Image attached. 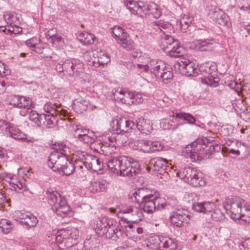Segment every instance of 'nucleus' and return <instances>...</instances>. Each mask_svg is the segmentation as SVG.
Here are the masks:
<instances>
[{
    "label": "nucleus",
    "mask_w": 250,
    "mask_h": 250,
    "mask_svg": "<svg viewBox=\"0 0 250 250\" xmlns=\"http://www.w3.org/2000/svg\"><path fill=\"white\" fill-rule=\"evenodd\" d=\"M149 165L153 166V169L157 171L159 174L163 175L167 173L170 168L167 161L162 157H155L152 159L149 162Z\"/></svg>",
    "instance_id": "obj_17"
},
{
    "label": "nucleus",
    "mask_w": 250,
    "mask_h": 250,
    "mask_svg": "<svg viewBox=\"0 0 250 250\" xmlns=\"http://www.w3.org/2000/svg\"><path fill=\"white\" fill-rule=\"evenodd\" d=\"M242 90L250 97V83H245L242 86Z\"/></svg>",
    "instance_id": "obj_64"
},
{
    "label": "nucleus",
    "mask_w": 250,
    "mask_h": 250,
    "mask_svg": "<svg viewBox=\"0 0 250 250\" xmlns=\"http://www.w3.org/2000/svg\"><path fill=\"white\" fill-rule=\"evenodd\" d=\"M90 130L88 129L83 128V127H79L76 129L75 131V136L76 138L78 139H80L82 138L84 135H86Z\"/></svg>",
    "instance_id": "obj_55"
},
{
    "label": "nucleus",
    "mask_w": 250,
    "mask_h": 250,
    "mask_svg": "<svg viewBox=\"0 0 250 250\" xmlns=\"http://www.w3.org/2000/svg\"><path fill=\"white\" fill-rule=\"evenodd\" d=\"M134 136L137 137L140 133L146 135L151 133L152 126L150 121L144 118H139L136 123H134Z\"/></svg>",
    "instance_id": "obj_16"
},
{
    "label": "nucleus",
    "mask_w": 250,
    "mask_h": 250,
    "mask_svg": "<svg viewBox=\"0 0 250 250\" xmlns=\"http://www.w3.org/2000/svg\"><path fill=\"white\" fill-rule=\"evenodd\" d=\"M112 33L113 37L117 41L127 37V33L120 26H115L112 28Z\"/></svg>",
    "instance_id": "obj_40"
},
{
    "label": "nucleus",
    "mask_w": 250,
    "mask_h": 250,
    "mask_svg": "<svg viewBox=\"0 0 250 250\" xmlns=\"http://www.w3.org/2000/svg\"><path fill=\"white\" fill-rule=\"evenodd\" d=\"M176 71L182 75L187 77H194L198 75V69L192 62L185 59L177 61L174 65Z\"/></svg>",
    "instance_id": "obj_10"
},
{
    "label": "nucleus",
    "mask_w": 250,
    "mask_h": 250,
    "mask_svg": "<svg viewBox=\"0 0 250 250\" xmlns=\"http://www.w3.org/2000/svg\"><path fill=\"white\" fill-rule=\"evenodd\" d=\"M96 137L92 131H89V133L79 139V140L83 143L87 144H92L95 142Z\"/></svg>",
    "instance_id": "obj_50"
},
{
    "label": "nucleus",
    "mask_w": 250,
    "mask_h": 250,
    "mask_svg": "<svg viewBox=\"0 0 250 250\" xmlns=\"http://www.w3.org/2000/svg\"><path fill=\"white\" fill-rule=\"evenodd\" d=\"M123 232L121 229H119L115 226L113 224L111 225L108 229V232L105 233V237L109 239H113L116 241L122 235Z\"/></svg>",
    "instance_id": "obj_35"
},
{
    "label": "nucleus",
    "mask_w": 250,
    "mask_h": 250,
    "mask_svg": "<svg viewBox=\"0 0 250 250\" xmlns=\"http://www.w3.org/2000/svg\"><path fill=\"white\" fill-rule=\"evenodd\" d=\"M164 49H167L169 55L172 57H177L183 55L184 50L183 47L180 45L178 40L168 35H166L162 41Z\"/></svg>",
    "instance_id": "obj_8"
},
{
    "label": "nucleus",
    "mask_w": 250,
    "mask_h": 250,
    "mask_svg": "<svg viewBox=\"0 0 250 250\" xmlns=\"http://www.w3.org/2000/svg\"><path fill=\"white\" fill-rule=\"evenodd\" d=\"M205 148L197 143L193 142L186 149V157L190 158L192 162H196L204 159Z\"/></svg>",
    "instance_id": "obj_14"
},
{
    "label": "nucleus",
    "mask_w": 250,
    "mask_h": 250,
    "mask_svg": "<svg viewBox=\"0 0 250 250\" xmlns=\"http://www.w3.org/2000/svg\"><path fill=\"white\" fill-rule=\"evenodd\" d=\"M58 120L57 114H44V119L42 125L48 128H52L57 125Z\"/></svg>",
    "instance_id": "obj_36"
},
{
    "label": "nucleus",
    "mask_w": 250,
    "mask_h": 250,
    "mask_svg": "<svg viewBox=\"0 0 250 250\" xmlns=\"http://www.w3.org/2000/svg\"><path fill=\"white\" fill-rule=\"evenodd\" d=\"M151 27L158 33L162 32V29L160 27V23L158 21H154L151 23Z\"/></svg>",
    "instance_id": "obj_63"
},
{
    "label": "nucleus",
    "mask_w": 250,
    "mask_h": 250,
    "mask_svg": "<svg viewBox=\"0 0 250 250\" xmlns=\"http://www.w3.org/2000/svg\"><path fill=\"white\" fill-rule=\"evenodd\" d=\"M208 75L204 78H202V82L203 83L215 87L220 81L219 78L217 76V67L215 64L210 65L208 67Z\"/></svg>",
    "instance_id": "obj_18"
},
{
    "label": "nucleus",
    "mask_w": 250,
    "mask_h": 250,
    "mask_svg": "<svg viewBox=\"0 0 250 250\" xmlns=\"http://www.w3.org/2000/svg\"><path fill=\"white\" fill-rule=\"evenodd\" d=\"M142 12L146 15H151L155 19L159 18L162 14L158 6L152 2L145 4Z\"/></svg>",
    "instance_id": "obj_24"
},
{
    "label": "nucleus",
    "mask_w": 250,
    "mask_h": 250,
    "mask_svg": "<svg viewBox=\"0 0 250 250\" xmlns=\"http://www.w3.org/2000/svg\"><path fill=\"white\" fill-rule=\"evenodd\" d=\"M134 122L122 117H117L111 123L113 131L119 133H130L133 134Z\"/></svg>",
    "instance_id": "obj_9"
},
{
    "label": "nucleus",
    "mask_w": 250,
    "mask_h": 250,
    "mask_svg": "<svg viewBox=\"0 0 250 250\" xmlns=\"http://www.w3.org/2000/svg\"><path fill=\"white\" fill-rule=\"evenodd\" d=\"M3 17L7 24L9 25V27L16 22L18 19L14 14L9 12L4 13Z\"/></svg>",
    "instance_id": "obj_46"
},
{
    "label": "nucleus",
    "mask_w": 250,
    "mask_h": 250,
    "mask_svg": "<svg viewBox=\"0 0 250 250\" xmlns=\"http://www.w3.org/2000/svg\"><path fill=\"white\" fill-rule=\"evenodd\" d=\"M150 141L144 140H138L135 142V144L137 146L136 149L146 153L151 152L150 148Z\"/></svg>",
    "instance_id": "obj_39"
},
{
    "label": "nucleus",
    "mask_w": 250,
    "mask_h": 250,
    "mask_svg": "<svg viewBox=\"0 0 250 250\" xmlns=\"http://www.w3.org/2000/svg\"><path fill=\"white\" fill-rule=\"evenodd\" d=\"M109 62V57L105 53L99 54V55L98 56L97 62L99 65L106 64Z\"/></svg>",
    "instance_id": "obj_53"
},
{
    "label": "nucleus",
    "mask_w": 250,
    "mask_h": 250,
    "mask_svg": "<svg viewBox=\"0 0 250 250\" xmlns=\"http://www.w3.org/2000/svg\"><path fill=\"white\" fill-rule=\"evenodd\" d=\"M167 204L165 199L159 197L156 194L151 193L147 198L140 204V207L145 212L152 213L156 210L165 209Z\"/></svg>",
    "instance_id": "obj_5"
},
{
    "label": "nucleus",
    "mask_w": 250,
    "mask_h": 250,
    "mask_svg": "<svg viewBox=\"0 0 250 250\" xmlns=\"http://www.w3.org/2000/svg\"><path fill=\"white\" fill-rule=\"evenodd\" d=\"M75 169V167L74 161L69 158L58 172L59 173L62 172L66 176H69L74 172Z\"/></svg>",
    "instance_id": "obj_31"
},
{
    "label": "nucleus",
    "mask_w": 250,
    "mask_h": 250,
    "mask_svg": "<svg viewBox=\"0 0 250 250\" xmlns=\"http://www.w3.org/2000/svg\"><path fill=\"white\" fill-rule=\"evenodd\" d=\"M83 63L75 59H62L56 66L55 69L59 73L65 72L69 76H73L75 72L79 71Z\"/></svg>",
    "instance_id": "obj_7"
},
{
    "label": "nucleus",
    "mask_w": 250,
    "mask_h": 250,
    "mask_svg": "<svg viewBox=\"0 0 250 250\" xmlns=\"http://www.w3.org/2000/svg\"><path fill=\"white\" fill-rule=\"evenodd\" d=\"M150 190L145 188L135 189L130 194V198L133 202L139 204V206L151 194Z\"/></svg>",
    "instance_id": "obj_20"
},
{
    "label": "nucleus",
    "mask_w": 250,
    "mask_h": 250,
    "mask_svg": "<svg viewBox=\"0 0 250 250\" xmlns=\"http://www.w3.org/2000/svg\"><path fill=\"white\" fill-rule=\"evenodd\" d=\"M245 205L244 199L237 196H231L226 199L224 208L231 219L237 221V219L243 216L241 215L242 208Z\"/></svg>",
    "instance_id": "obj_4"
},
{
    "label": "nucleus",
    "mask_w": 250,
    "mask_h": 250,
    "mask_svg": "<svg viewBox=\"0 0 250 250\" xmlns=\"http://www.w3.org/2000/svg\"><path fill=\"white\" fill-rule=\"evenodd\" d=\"M172 119H164L160 122L161 127L164 129H175L178 126V122L175 117H172Z\"/></svg>",
    "instance_id": "obj_37"
},
{
    "label": "nucleus",
    "mask_w": 250,
    "mask_h": 250,
    "mask_svg": "<svg viewBox=\"0 0 250 250\" xmlns=\"http://www.w3.org/2000/svg\"><path fill=\"white\" fill-rule=\"evenodd\" d=\"M221 13L222 16L219 17V19L217 21L216 23L222 26H229V17L225 12Z\"/></svg>",
    "instance_id": "obj_51"
},
{
    "label": "nucleus",
    "mask_w": 250,
    "mask_h": 250,
    "mask_svg": "<svg viewBox=\"0 0 250 250\" xmlns=\"http://www.w3.org/2000/svg\"><path fill=\"white\" fill-rule=\"evenodd\" d=\"M10 104L14 107L20 108V106H22L21 104V96L16 95L13 96L10 100Z\"/></svg>",
    "instance_id": "obj_56"
},
{
    "label": "nucleus",
    "mask_w": 250,
    "mask_h": 250,
    "mask_svg": "<svg viewBox=\"0 0 250 250\" xmlns=\"http://www.w3.org/2000/svg\"><path fill=\"white\" fill-rule=\"evenodd\" d=\"M80 42L83 44L90 45L94 43L95 36L88 32H82L78 37Z\"/></svg>",
    "instance_id": "obj_38"
},
{
    "label": "nucleus",
    "mask_w": 250,
    "mask_h": 250,
    "mask_svg": "<svg viewBox=\"0 0 250 250\" xmlns=\"http://www.w3.org/2000/svg\"><path fill=\"white\" fill-rule=\"evenodd\" d=\"M121 212L125 215V219L128 223L139 222L143 217L142 210L136 207L127 206L122 209Z\"/></svg>",
    "instance_id": "obj_15"
},
{
    "label": "nucleus",
    "mask_w": 250,
    "mask_h": 250,
    "mask_svg": "<svg viewBox=\"0 0 250 250\" xmlns=\"http://www.w3.org/2000/svg\"><path fill=\"white\" fill-rule=\"evenodd\" d=\"M160 27L162 29V32H164V30L170 29L171 27V24L168 21L159 20Z\"/></svg>",
    "instance_id": "obj_62"
},
{
    "label": "nucleus",
    "mask_w": 250,
    "mask_h": 250,
    "mask_svg": "<svg viewBox=\"0 0 250 250\" xmlns=\"http://www.w3.org/2000/svg\"><path fill=\"white\" fill-rule=\"evenodd\" d=\"M150 148L151 152L154 151H160L163 149V146L159 142H151L150 144Z\"/></svg>",
    "instance_id": "obj_57"
},
{
    "label": "nucleus",
    "mask_w": 250,
    "mask_h": 250,
    "mask_svg": "<svg viewBox=\"0 0 250 250\" xmlns=\"http://www.w3.org/2000/svg\"><path fill=\"white\" fill-rule=\"evenodd\" d=\"M29 119L38 126H40L43 121L44 114H39L35 111H31L29 114Z\"/></svg>",
    "instance_id": "obj_41"
},
{
    "label": "nucleus",
    "mask_w": 250,
    "mask_h": 250,
    "mask_svg": "<svg viewBox=\"0 0 250 250\" xmlns=\"http://www.w3.org/2000/svg\"><path fill=\"white\" fill-rule=\"evenodd\" d=\"M22 28L18 26L16 24H14L7 29L9 32L13 33L15 34H20L22 32Z\"/></svg>",
    "instance_id": "obj_60"
},
{
    "label": "nucleus",
    "mask_w": 250,
    "mask_h": 250,
    "mask_svg": "<svg viewBox=\"0 0 250 250\" xmlns=\"http://www.w3.org/2000/svg\"><path fill=\"white\" fill-rule=\"evenodd\" d=\"M43 110L49 114H57L58 110L55 109V106L52 103H47L43 106Z\"/></svg>",
    "instance_id": "obj_54"
},
{
    "label": "nucleus",
    "mask_w": 250,
    "mask_h": 250,
    "mask_svg": "<svg viewBox=\"0 0 250 250\" xmlns=\"http://www.w3.org/2000/svg\"><path fill=\"white\" fill-rule=\"evenodd\" d=\"M105 139H107L110 143H115L117 146H122L127 141V137L125 133H119L117 131H115L114 133L110 136L108 134L107 136H105Z\"/></svg>",
    "instance_id": "obj_28"
},
{
    "label": "nucleus",
    "mask_w": 250,
    "mask_h": 250,
    "mask_svg": "<svg viewBox=\"0 0 250 250\" xmlns=\"http://www.w3.org/2000/svg\"><path fill=\"white\" fill-rule=\"evenodd\" d=\"M191 215L187 214V211L180 208L173 210L170 216L172 224L178 227H182L184 223H188L190 219Z\"/></svg>",
    "instance_id": "obj_13"
},
{
    "label": "nucleus",
    "mask_w": 250,
    "mask_h": 250,
    "mask_svg": "<svg viewBox=\"0 0 250 250\" xmlns=\"http://www.w3.org/2000/svg\"><path fill=\"white\" fill-rule=\"evenodd\" d=\"M196 168L192 167H185L181 169L177 172V175L180 178L184 179L185 181L189 183V179L192 174L194 173V170Z\"/></svg>",
    "instance_id": "obj_34"
},
{
    "label": "nucleus",
    "mask_w": 250,
    "mask_h": 250,
    "mask_svg": "<svg viewBox=\"0 0 250 250\" xmlns=\"http://www.w3.org/2000/svg\"><path fill=\"white\" fill-rule=\"evenodd\" d=\"M221 12H224V11L216 6H211L210 9L209 10V13L208 15L210 16V18L216 23L219 19V17L222 16Z\"/></svg>",
    "instance_id": "obj_44"
},
{
    "label": "nucleus",
    "mask_w": 250,
    "mask_h": 250,
    "mask_svg": "<svg viewBox=\"0 0 250 250\" xmlns=\"http://www.w3.org/2000/svg\"><path fill=\"white\" fill-rule=\"evenodd\" d=\"M88 104V102L85 100H80L74 103L75 107L80 108L81 112L85 111L87 109Z\"/></svg>",
    "instance_id": "obj_52"
},
{
    "label": "nucleus",
    "mask_w": 250,
    "mask_h": 250,
    "mask_svg": "<svg viewBox=\"0 0 250 250\" xmlns=\"http://www.w3.org/2000/svg\"><path fill=\"white\" fill-rule=\"evenodd\" d=\"M245 210L247 214H246L241 212V215L243 216H241L240 219H237V221H236L237 223L243 225L250 223V209L246 208Z\"/></svg>",
    "instance_id": "obj_48"
},
{
    "label": "nucleus",
    "mask_w": 250,
    "mask_h": 250,
    "mask_svg": "<svg viewBox=\"0 0 250 250\" xmlns=\"http://www.w3.org/2000/svg\"><path fill=\"white\" fill-rule=\"evenodd\" d=\"M215 204L209 201L195 202L192 204V208L200 213H208L212 211Z\"/></svg>",
    "instance_id": "obj_21"
},
{
    "label": "nucleus",
    "mask_w": 250,
    "mask_h": 250,
    "mask_svg": "<svg viewBox=\"0 0 250 250\" xmlns=\"http://www.w3.org/2000/svg\"><path fill=\"white\" fill-rule=\"evenodd\" d=\"M46 195L48 203L58 215L63 217L70 211V207L65 198L58 192L50 188L47 189Z\"/></svg>",
    "instance_id": "obj_2"
},
{
    "label": "nucleus",
    "mask_w": 250,
    "mask_h": 250,
    "mask_svg": "<svg viewBox=\"0 0 250 250\" xmlns=\"http://www.w3.org/2000/svg\"><path fill=\"white\" fill-rule=\"evenodd\" d=\"M115 98H117L120 102L123 104H133V101H131L133 96L132 92L123 90H116L114 93Z\"/></svg>",
    "instance_id": "obj_27"
},
{
    "label": "nucleus",
    "mask_w": 250,
    "mask_h": 250,
    "mask_svg": "<svg viewBox=\"0 0 250 250\" xmlns=\"http://www.w3.org/2000/svg\"><path fill=\"white\" fill-rule=\"evenodd\" d=\"M166 64L162 61L157 60H151L147 63V65L145 66L148 69V72L150 71L154 73L156 76H159L161 70L165 68Z\"/></svg>",
    "instance_id": "obj_25"
},
{
    "label": "nucleus",
    "mask_w": 250,
    "mask_h": 250,
    "mask_svg": "<svg viewBox=\"0 0 250 250\" xmlns=\"http://www.w3.org/2000/svg\"><path fill=\"white\" fill-rule=\"evenodd\" d=\"M112 220L106 218H103L97 221L96 232L100 236H103L108 232V229L112 225Z\"/></svg>",
    "instance_id": "obj_22"
},
{
    "label": "nucleus",
    "mask_w": 250,
    "mask_h": 250,
    "mask_svg": "<svg viewBox=\"0 0 250 250\" xmlns=\"http://www.w3.org/2000/svg\"><path fill=\"white\" fill-rule=\"evenodd\" d=\"M79 237V231L75 227H68L57 232L56 242L60 249L69 248L77 243Z\"/></svg>",
    "instance_id": "obj_3"
},
{
    "label": "nucleus",
    "mask_w": 250,
    "mask_h": 250,
    "mask_svg": "<svg viewBox=\"0 0 250 250\" xmlns=\"http://www.w3.org/2000/svg\"><path fill=\"white\" fill-rule=\"evenodd\" d=\"M124 2L126 8L132 13L135 14L142 12L143 6L140 4L136 0H124Z\"/></svg>",
    "instance_id": "obj_30"
},
{
    "label": "nucleus",
    "mask_w": 250,
    "mask_h": 250,
    "mask_svg": "<svg viewBox=\"0 0 250 250\" xmlns=\"http://www.w3.org/2000/svg\"><path fill=\"white\" fill-rule=\"evenodd\" d=\"M13 227V225L11 221L5 219L0 220V229L4 233L6 234L9 233Z\"/></svg>",
    "instance_id": "obj_45"
},
{
    "label": "nucleus",
    "mask_w": 250,
    "mask_h": 250,
    "mask_svg": "<svg viewBox=\"0 0 250 250\" xmlns=\"http://www.w3.org/2000/svg\"><path fill=\"white\" fill-rule=\"evenodd\" d=\"M165 83H168L172 80L173 74L172 68L169 66L165 65V68L161 70L159 75Z\"/></svg>",
    "instance_id": "obj_33"
},
{
    "label": "nucleus",
    "mask_w": 250,
    "mask_h": 250,
    "mask_svg": "<svg viewBox=\"0 0 250 250\" xmlns=\"http://www.w3.org/2000/svg\"><path fill=\"white\" fill-rule=\"evenodd\" d=\"M149 243L153 249L164 248L166 250H175L177 246L176 239L167 236L154 235L150 239Z\"/></svg>",
    "instance_id": "obj_6"
},
{
    "label": "nucleus",
    "mask_w": 250,
    "mask_h": 250,
    "mask_svg": "<svg viewBox=\"0 0 250 250\" xmlns=\"http://www.w3.org/2000/svg\"><path fill=\"white\" fill-rule=\"evenodd\" d=\"M240 250H250V238L242 242L239 245Z\"/></svg>",
    "instance_id": "obj_61"
},
{
    "label": "nucleus",
    "mask_w": 250,
    "mask_h": 250,
    "mask_svg": "<svg viewBox=\"0 0 250 250\" xmlns=\"http://www.w3.org/2000/svg\"><path fill=\"white\" fill-rule=\"evenodd\" d=\"M193 18L188 15H185L183 18L180 21V24L181 29L186 30L189 25L192 23Z\"/></svg>",
    "instance_id": "obj_47"
},
{
    "label": "nucleus",
    "mask_w": 250,
    "mask_h": 250,
    "mask_svg": "<svg viewBox=\"0 0 250 250\" xmlns=\"http://www.w3.org/2000/svg\"><path fill=\"white\" fill-rule=\"evenodd\" d=\"M6 133L9 136L15 140H22V134L21 130L13 125H9L6 128Z\"/></svg>",
    "instance_id": "obj_32"
},
{
    "label": "nucleus",
    "mask_w": 250,
    "mask_h": 250,
    "mask_svg": "<svg viewBox=\"0 0 250 250\" xmlns=\"http://www.w3.org/2000/svg\"><path fill=\"white\" fill-rule=\"evenodd\" d=\"M13 218L21 224H24V227L28 229L34 227L38 221L36 216L24 210L15 211L13 214Z\"/></svg>",
    "instance_id": "obj_11"
},
{
    "label": "nucleus",
    "mask_w": 250,
    "mask_h": 250,
    "mask_svg": "<svg viewBox=\"0 0 250 250\" xmlns=\"http://www.w3.org/2000/svg\"><path fill=\"white\" fill-rule=\"evenodd\" d=\"M83 163L87 169L93 171L102 170L104 166L103 162L99 158L91 155H87V157Z\"/></svg>",
    "instance_id": "obj_19"
},
{
    "label": "nucleus",
    "mask_w": 250,
    "mask_h": 250,
    "mask_svg": "<svg viewBox=\"0 0 250 250\" xmlns=\"http://www.w3.org/2000/svg\"><path fill=\"white\" fill-rule=\"evenodd\" d=\"M211 217L215 221H221L225 218V216L220 209L215 207L211 212Z\"/></svg>",
    "instance_id": "obj_49"
},
{
    "label": "nucleus",
    "mask_w": 250,
    "mask_h": 250,
    "mask_svg": "<svg viewBox=\"0 0 250 250\" xmlns=\"http://www.w3.org/2000/svg\"><path fill=\"white\" fill-rule=\"evenodd\" d=\"M119 41L121 45L127 50H130L133 47V45L131 42L127 40V37L125 39L120 40Z\"/></svg>",
    "instance_id": "obj_58"
},
{
    "label": "nucleus",
    "mask_w": 250,
    "mask_h": 250,
    "mask_svg": "<svg viewBox=\"0 0 250 250\" xmlns=\"http://www.w3.org/2000/svg\"><path fill=\"white\" fill-rule=\"evenodd\" d=\"M216 45L215 41L212 39L198 40L196 43V49L201 51H210L213 50Z\"/></svg>",
    "instance_id": "obj_26"
},
{
    "label": "nucleus",
    "mask_w": 250,
    "mask_h": 250,
    "mask_svg": "<svg viewBox=\"0 0 250 250\" xmlns=\"http://www.w3.org/2000/svg\"><path fill=\"white\" fill-rule=\"evenodd\" d=\"M39 43V40L37 37H33L25 42L26 45L30 48H35Z\"/></svg>",
    "instance_id": "obj_59"
},
{
    "label": "nucleus",
    "mask_w": 250,
    "mask_h": 250,
    "mask_svg": "<svg viewBox=\"0 0 250 250\" xmlns=\"http://www.w3.org/2000/svg\"><path fill=\"white\" fill-rule=\"evenodd\" d=\"M169 116L170 117H175L177 122H178V126L180 124H181L180 123V120H183L187 121L189 124H195L196 126H199L198 125L196 124L195 118L189 113L182 112L175 113L173 111H171L169 113Z\"/></svg>",
    "instance_id": "obj_23"
},
{
    "label": "nucleus",
    "mask_w": 250,
    "mask_h": 250,
    "mask_svg": "<svg viewBox=\"0 0 250 250\" xmlns=\"http://www.w3.org/2000/svg\"><path fill=\"white\" fill-rule=\"evenodd\" d=\"M107 166L113 173L122 176L133 177L141 172L138 163L133 158L125 155L110 158Z\"/></svg>",
    "instance_id": "obj_1"
},
{
    "label": "nucleus",
    "mask_w": 250,
    "mask_h": 250,
    "mask_svg": "<svg viewBox=\"0 0 250 250\" xmlns=\"http://www.w3.org/2000/svg\"><path fill=\"white\" fill-rule=\"evenodd\" d=\"M46 37L50 39V42L54 43L55 42H59L61 40V37L57 34V29L55 28L50 29L46 33Z\"/></svg>",
    "instance_id": "obj_43"
},
{
    "label": "nucleus",
    "mask_w": 250,
    "mask_h": 250,
    "mask_svg": "<svg viewBox=\"0 0 250 250\" xmlns=\"http://www.w3.org/2000/svg\"><path fill=\"white\" fill-rule=\"evenodd\" d=\"M108 186V183L104 180H100L95 181L93 184V189L97 192H103L105 190Z\"/></svg>",
    "instance_id": "obj_42"
},
{
    "label": "nucleus",
    "mask_w": 250,
    "mask_h": 250,
    "mask_svg": "<svg viewBox=\"0 0 250 250\" xmlns=\"http://www.w3.org/2000/svg\"><path fill=\"white\" fill-rule=\"evenodd\" d=\"M69 158L62 152L54 151L48 157V165L54 171H59Z\"/></svg>",
    "instance_id": "obj_12"
},
{
    "label": "nucleus",
    "mask_w": 250,
    "mask_h": 250,
    "mask_svg": "<svg viewBox=\"0 0 250 250\" xmlns=\"http://www.w3.org/2000/svg\"><path fill=\"white\" fill-rule=\"evenodd\" d=\"M189 180V184L194 187L204 186L206 184L203 178L202 173L198 171L196 169L194 170V173L191 175Z\"/></svg>",
    "instance_id": "obj_29"
}]
</instances>
